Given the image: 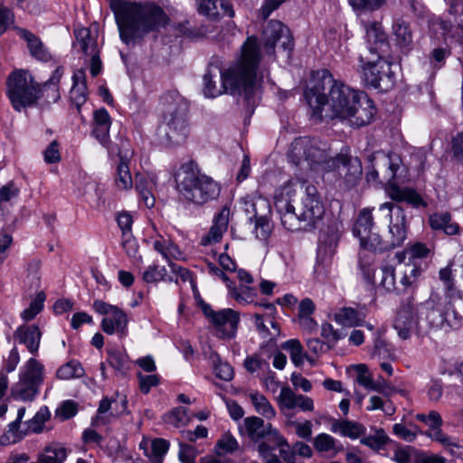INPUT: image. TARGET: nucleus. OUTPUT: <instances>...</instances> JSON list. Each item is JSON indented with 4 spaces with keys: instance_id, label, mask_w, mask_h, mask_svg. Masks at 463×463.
<instances>
[{
    "instance_id": "37998d69",
    "label": "nucleus",
    "mask_w": 463,
    "mask_h": 463,
    "mask_svg": "<svg viewBox=\"0 0 463 463\" xmlns=\"http://www.w3.org/2000/svg\"><path fill=\"white\" fill-rule=\"evenodd\" d=\"M250 400L255 411L268 420H272L276 417V410L269 402V400L258 392L250 393Z\"/></svg>"
},
{
    "instance_id": "1a4fd4ad",
    "label": "nucleus",
    "mask_w": 463,
    "mask_h": 463,
    "mask_svg": "<svg viewBox=\"0 0 463 463\" xmlns=\"http://www.w3.org/2000/svg\"><path fill=\"white\" fill-rule=\"evenodd\" d=\"M372 161L376 160V165L384 168V178L387 181L385 191L388 196L398 203H407L413 208H426L427 202L413 188L400 187L395 184L397 173L402 165V159L395 154H384L376 152L372 156Z\"/></svg>"
},
{
    "instance_id": "c85d7f7f",
    "label": "nucleus",
    "mask_w": 463,
    "mask_h": 463,
    "mask_svg": "<svg viewBox=\"0 0 463 463\" xmlns=\"http://www.w3.org/2000/svg\"><path fill=\"white\" fill-rule=\"evenodd\" d=\"M19 35L26 42L31 55L43 62L52 59V55L41 39L26 29H18Z\"/></svg>"
},
{
    "instance_id": "bf43d9fd",
    "label": "nucleus",
    "mask_w": 463,
    "mask_h": 463,
    "mask_svg": "<svg viewBox=\"0 0 463 463\" xmlns=\"http://www.w3.org/2000/svg\"><path fill=\"white\" fill-rule=\"evenodd\" d=\"M239 444L235 437L230 432H225L218 439L215 445V451L218 455H225L236 451Z\"/></svg>"
},
{
    "instance_id": "a19ab883",
    "label": "nucleus",
    "mask_w": 463,
    "mask_h": 463,
    "mask_svg": "<svg viewBox=\"0 0 463 463\" xmlns=\"http://www.w3.org/2000/svg\"><path fill=\"white\" fill-rule=\"evenodd\" d=\"M374 222L372 211L370 209H363L354 223L353 234L356 238L366 235L369 231L373 230Z\"/></svg>"
},
{
    "instance_id": "6e6d98bb",
    "label": "nucleus",
    "mask_w": 463,
    "mask_h": 463,
    "mask_svg": "<svg viewBox=\"0 0 463 463\" xmlns=\"http://www.w3.org/2000/svg\"><path fill=\"white\" fill-rule=\"evenodd\" d=\"M389 440L390 439L385 430L380 428L376 429L373 434L363 437L361 439V443L374 450H379L383 448Z\"/></svg>"
},
{
    "instance_id": "f3484780",
    "label": "nucleus",
    "mask_w": 463,
    "mask_h": 463,
    "mask_svg": "<svg viewBox=\"0 0 463 463\" xmlns=\"http://www.w3.org/2000/svg\"><path fill=\"white\" fill-rule=\"evenodd\" d=\"M241 433H245L254 441H258L265 437L271 435L279 438V445L286 444V440L279 436L277 429L273 428L270 423H265L259 417L251 416L244 419L243 427L241 429Z\"/></svg>"
},
{
    "instance_id": "393cba45",
    "label": "nucleus",
    "mask_w": 463,
    "mask_h": 463,
    "mask_svg": "<svg viewBox=\"0 0 463 463\" xmlns=\"http://www.w3.org/2000/svg\"><path fill=\"white\" fill-rule=\"evenodd\" d=\"M111 118L106 109H100L94 112V122L92 136L103 146H108L109 138V129Z\"/></svg>"
},
{
    "instance_id": "5fc2aeb1",
    "label": "nucleus",
    "mask_w": 463,
    "mask_h": 463,
    "mask_svg": "<svg viewBox=\"0 0 463 463\" xmlns=\"http://www.w3.org/2000/svg\"><path fill=\"white\" fill-rule=\"evenodd\" d=\"M164 420L166 423L171 424L175 428H180L186 426L191 418L188 415L187 409L184 407H176L166 413L164 416Z\"/></svg>"
},
{
    "instance_id": "052dcab7",
    "label": "nucleus",
    "mask_w": 463,
    "mask_h": 463,
    "mask_svg": "<svg viewBox=\"0 0 463 463\" xmlns=\"http://www.w3.org/2000/svg\"><path fill=\"white\" fill-rule=\"evenodd\" d=\"M244 367L245 369L250 373H256L259 371H268L269 370V362L264 359L260 354L255 353L251 355H248L244 360Z\"/></svg>"
},
{
    "instance_id": "ea45409f",
    "label": "nucleus",
    "mask_w": 463,
    "mask_h": 463,
    "mask_svg": "<svg viewBox=\"0 0 463 463\" xmlns=\"http://www.w3.org/2000/svg\"><path fill=\"white\" fill-rule=\"evenodd\" d=\"M392 34L396 43L402 48L411 47L412 44V32L410 25L402 19H397L392 24Z\"/></svg>"
},
{
    "instance_id": "3c124183",
    "label": "nucleus",
    "mask_w": 463,
    "mask_h": 463,
    "mask_svg": "<svg viewBox=\"0 0 463 463\" xmlns=\"http://www.w3.org/2000/svg\"><path fill=\"white\" fill-rule=\"evenodd\" d=\"M452 265V262H449L445 268L440 269L439 271V278L443 283L445 294L448 299L455 298V292L457 288L454 282Z\"/></svg>"
},
{
    "instance_id": "864d4df0",
    "label": "nucleus",
    "mask_w": 463,
    "mask_h": 463,
    "mask_svg": "<svg viewBox=\"0 0 463 463\" xmlns=\"http://www.w3.org/2000/svg\"><path fill=\"white\" fill-rule=\"evenodd\" d=\"M439 444L451 458L463 460V439L459 442L457 438L448 434Z\"/></svg>"
},
{
    "instance_id": "7c9ffc66",
    "label": "nucleus",
    "mask_w": 463,
    "mask_h": 463,
    "mask_svg": "<svg viewBox=\"0 0 463 463\" xmlns=\"http://www.w3.org/2000/svg\"><path fill=\"white\" fill-rule=\"evenodd\" d=\"M396 222L391 219L389 232L391 241L388 243L389 249L401 246L407 237L406 216L401 207H397Z\"/></svg>"
},
{
    "instance_id": "338daca9",
    "label": "nucleus",
    "mask_w": 463,
    "mask_h": 463,
    "mask_svg": "<svg viewBox=\"0 0 463 463\" xmlns=\"http://www.w3.org/2000/svg\"><path fill=\"white\" fill-rule=\"evenodd\" d=\"M381 287L388 292H392L396 288L395 268L392 265L385 264L381 266Z\"/></svg>"
},
{
    "instance_id": "7ed1b4c3",
    "label": "nucleus",
    "mask_w": 463,
    "mask_h": 463,
    "mask_svg": "<svg viewBox=\"0 0 463 463\" xmlns=\"http://www.w3.org/2000/svg\"><path fill=\"white\" fill-rule=\"evenodd\" d=\"M260 51L256 36H249L241 48L238 58L226 69L220 71L222 84L217 86L213 81L216 76L211 68L203 76V93L207 98H216L225 93L232 95L243 94L250 99L258 85V71L260 63Z\"/></svg>"
},
{
    "instance_id": "0e129e2a",
    "label": "nucleus",
    "mask_w": 463,
    "mask_h": 463,
    "mask_svg": "<svg viewBox=\"0 0 463 463\" xmlns=\"http://www.w3.org/2000/svg\"><path fill=\"white\" fill-rule=\"evenodd\" d=\"M372 357L377 358L378 360H394L395 354L394 350L389 346V345L379 336L374 339L373 350L372 352Z\"/></svg>"
},
{
    "instance_id": "69168bd1",
    "label": "nucleus",
    "mask_w": 463,
    "mask_h": 463,
    "mask_svg": "<svg viewBox=\"0 0 463 463\" xmlns=\"http://www.w3.org/2000/svg\"><path fill=\"white\" fill-rule=\"evenodd\" d=\"M366 410L369 411L382 410L386 415H392L395 412V407L392 402L390 400H384L378 395L370 397Z\"/></svg>"
},
{
    "instance_id": "cd10ccee",
    "label": "nucleus",
    "mask_w": 463,
    "mask_h": 463,
    "mask_svg": "<svg viewBox=\"0 0 463 463\" xmlns=\"http://www.w3.org/2000/svg\"><path fill=\"white\" fill-rule=\"evenodd\" d=\"M72 86L70 90V99L78 109L87 101L88 87L86 73L83 69L74 71L72 77Z\"/></svg>"
},
{
    "instance_id": "6ab92c4d",
    "label": "nucleus",
    "mask_w": 463,
    "mask_h": 463,
    "mask_svg": "<svg viewBox=\"0 0 463 463\" xmlns=\"http://www.w3.org/2000/svg\"><path fill=\"white\" fill-rule=\"evenodd\" d=\"M42 335L43 334L38 325L23 324L17 326L13 336L16 343L24 345L27 351L35 356L40 349Z\"/></svg>"
},
{
    "instance_id": "c9c22d12",
    "label": "nucleus",
    "mask_w": 463,
    "mask_h": 463,
    "mask_svg": "<svg viewBox=\"0 0 463 463\" xmlns=\"http://www.w3.org/2000/svg\"><path fill=\"white\" fill-rule=\"evenodd\" d=\"M297 191L295 184L291 181L286 182L284 184L275 190L274 204L277 211H284L292 207V199L296 196Z\"/></svg>"
},
{
    "instance_id": "09e8293b",
    "label": "nucleus",
    "mask_w": 463,
    "mask_h": 463,
    "mask_svg": "<svg viewBox=\"0 0 463 463\" xmlns=\"http://www.w3.org/2000/svg\"><path fill=\"white\" fill-rule=\"evenodd\" d=\"M446 321H444L445 331L458 330L463 326V317L456 310L452 299L445 301Z\"/></svg>"
},
{
    "instance_id": "4be33fe9",
    "label": "nucleus",
    "mask_w": 463,
    "mask_h": 463,
    "mask_svg": "<svg viewBox=\"0 0 463 463\" xmlns=\"http://www.w3.org/2000/svg\"><path fill=\"white\" fill-rule=\"evenodd\" d=\"M230 208L223 206L214 216L213 225L209 232L202 238L201 243L204 246L219 242L228 228L230 219Z\"/></svg>"
},
{
    "instance_id": "2eb2a0df",
    "label": "nucleus",
    "mask_w": 463,
    "mask_h": 463,
    "mask_svg": "<svg viewBox=\"0 0 463 463\" xmlns=\"http://www.w3.org/2000/svg\"><path fill=\"white\" fill-rule=\"evenodd\" d=\"M418 320H420V317L417 313V306L414 305V298L411 297L402 303L398 310L393 327L397 331L398 335L402 339L406 340L411 337V331Z\"/></svg>"
},
{
    "instance_id": "9b49d317",
    "label": "nucleus",
    "mask_w": 463,
    "mask_h": 463,
    "mask_svg": "<svg viewBox=\"0 0 463 463\" xmlns=\"http://www.w3.org/2000/svg\"><path fill=\"white\" fill-rule=\"evenodd\" d=\"M229 295L240 304H254L255 306L263 307L269 311L266 318L275 333H270L272 337L279 335V324L275 321L273 316L277 309L274 304L266 301H258V289L251 284H239L235 286L232 282L227 284Z\"/></svg>"
},
{
    "instance_id": "603ef678",
    "label": "nucleus",
    "mask_w": 463,
    "mask_h": 463,
    "mask_svg": "<svg viewBox=\"0 0 463 463\" xmlns=\"http://www.w3.org/2000/svg\"><path fill=\"white\" fill-rule=\"evenodd\" d=\"M354 370L357 373L356 382L361 386L370 391L378 392L381 390V386L374 383L372 373L364 364H356Z\"/></svg>"
},
{
    "instance_id": "774afa93",
    "label": "nucleus",
    "mask_w": 463,
    "mask_h": 463,
    "mask_svg": "<svg viewBox=\"0 0 463 463\" xmlns=\"http://www.w3.org/2000/svg\"><path fill=\"white\" fill-rule=\"evenodd\" d=\"M213 363V371L216 377L226 382L233 379L234 371L229 363L222 361L219 356L216 357Z\"/></svg>"
},
{
    "instance_id": "473e14b6",
    "label": "nucleus",
    "mask_w": 463,
    "mask_h": 463,
    "mask_svg": "<svg viewBox=\"0 0 463 463\" xmlns=\"http://www.w3.org/2000/svg\"><path fill=\"white\" fill-rule=\"evenodd\" d=\"M197 10L199 14L211 20H216L224 14L230 17L234 16L231 2H200Z\"/></svg>"
},
{
    "instance_id": "72a5a7b5",
    "label": "nucleus",
    "mask_w": 463,
    "mask_h": 463,
    "mask_svg": "<svg viewBox=\"0 0 463 463\" xmlns=\"http://www.w3.org/2000/svg\"><path fill=\"white\" fill-rule=\"evenodd\" d=\"M330 430L335 434L351 439H356L364 436L366 432V428L363 424L348 420H335Z\"/></svg>"
},
{
    "instance_id": "13d9d810",
    "label": "nucleus",
    "mask_w": 463,
    "mask_h": 463,
    "mask_svg": "<svg viewBox=\"0 0 463 463\" xmlns=\"http://www.w3.org/2000/svg\"><path fill=\"white\" fill-rule=\"evenodd\" d=\"M20 353L16 346H13L6 355H4L1 362L0 373L7 375L14 372L20 363Z\"/></svg>"
},
{
    "instance_id": "a18cd8bd",
    "label": "nucleus",
    "mask_w": 463,
    "mask_h": 463,
    "mask_svg": "<svg viewBox=\"0 0 463 463\" xmlns=\"http://www.w3.org/2000/svg\"><path fill=\"white\" fill-rule=\"evenodd\" d=\"M359 269L369 284H374L375 258L373 253L359 252Z\"/></svg>"
},
{
    "instance_id": "f257e3e1",
    "label": "nucleus",
    "mask_w": 463,
    "mask_h": 463,
    "mask_svg": "<svg viewBox=\"0 0 463 463\" xmlns=\"http://www.w3.org/2000/svg\"><path fill=\"white\" fill-rule=\"evenodd\" d=\"M331 77L314 79L304 92L316 120H346L351 126L364 127L373 120L376 114L373 101L364 92L357 91L341 82H334L328 95L326 85H330Z\"/></svg>"
},
{
    "instance_id": "4468645a",
    "label": "nucleus",
    "mask_w": 463,
    "mask_h": 463,
    "mask_svg": "<svg viewBox=\"0 0 463 463\" xmlns=\"http://www.w3.org/2000/svg\"><path fill=\"white\" fill-rule=\"evenodd\" d=\"M325 213L323 202L315 186L308 185L298 209V216L303 221L304 228H311L322 219Z\"/></svg>"
},
{
    "instance_id": "aec40b11",
    "label": "nucleus",
    "mask_w": 463,
    "mask_h": 463,
    "mask_svg": "<svg viewBox=\"0 0 463 463\" xmlns=\"http://www.w3.org/2000/svg\"><path fill=\"white\" fill-rule=\"evenodd\" d=\"M128 397L125 393L116 392L111 398L105 397L99 402L97 410L98 415H102L111 410V415L114 417H120L125 414H129L128 409ZM100 424V418L97 416L92 420L91 425L97 427Z\"/></svg>"
},
{
    "instance_id": "4d7b16f0",
    "label": "nucleus",
    "mask_w": 463,
    "mask_h": 463,
    "mask_svg": "<svg viewBox=\"0 0 463 463\" xmlns=\"http://www.w3.org/2000/svg\"><path fill=\"white\" fill-rule=\"evenodd\" d=\"M116 185L121 190H129L133 186V179L128 162L121 160L117 167Z\"/></svg>"
},
{
    "instance_id": "a878e982",
    "label": "nucleus",
    "mask_w": 463,
    "mask_h": 463,
    "mask_svg": "<svg viewBox=\"0 0 463 463\" xmlns=\"http://www.w3.org/2000/svg\"><path fill=\"white\" fill-rule=\"evenodd\" d=\"M41 385L23 379L18 376V380L11 388V396L15 401L31 402L40 394Z\"/></svg>"
},
{
    "instance_id": "5701e85b",
    "label": "nucleus",
    "mask_w": 463,
    "mask_h": 463,
    "mask_svg": "<svg viewBox=\"0 0 463 463\" xmlns=\"http://www.w3.org/2000/svg\"><path fill=\"white\" fill-rule=\"evenodd\" d=\"M415 419L428 426L429 429L426 430L425 435L432 441L439 444L448 435L441 428L443 420L438 411H430L428 414L418 413Z\"/></svg>"
},
{
    "instance_id": "e433bc0d",
    "label": "nucleus",
    "mask_w": 463,
    "mask_h": 463,
    "mask_svg": "<svg viewBox=\"0 0 463 463\" xmlns=\"http://www.w3.org/2000/svg\"><path fill=\"white\" fill-rule=\"evenodd\" d=\"M282 348L288 353L291 362L298 367L302 366L305 361H308L312 364L315 362L305 352L298 339L293 338L284 342Z\"/></svg>"
},
{
    "instance_id": "bb28decb",
    "label": "nucleus",
    "mask_w": 463,
    "mask_h": 463,
    "mask_svg": "<svg viewBox=\"0 0 463 463\" xmlns=\"http://www.w3.org/2000/svg\"><path fill=\"white\" fill-rule=\"evenodd\" d=\"M429 224L433 231L443 232L446 235L452 236L460 233V226L452 220L449 212L433 213L429 216Z\"/></svg>"
},
{
    "instance_id": "ddd939ff",
    "label": "nucleus",
    "mask_w": 463,
    "mask_h": 463,
    "mask_svg": "<svg viewBox=\"0 0 463 463\" xmlns=\"http://www.w3.org/2000/svg\"><path fill=\"white\" fill-rule=\"evenodd\" d=\"M262 43L268 54H274L275 45L280 43L281 48L289 54L293 50L294 41L288 26L277 20H271L263 29Z\"/></svg>"
},
{
    "instance_id": "2f4dec72",
    "label": "nucleus",
    "mask_w": 463,
    "mask_h": 463,
    "mask_svg": "<svg viewBox=\"0 0 463 463\" xmlns=\"http://www.w3.org/2000/svg\"><path fill=\"white\" fill-rule=\"evenodd\" d=\"M366 315L362 309H355L351 307L339 308L334 314V320L343 326L355 327L363 326Z\"/></svg>"
},
{
    "instance_id": "4c0bfd02",
    "label": "nucleus",
    "mask_w": 463,
    "mask_h": 463,
    "mask_svg": "<svg viewBox=\"0 0 463 463\" xmlns=\"http://www.w3.org/2000/svg\"><path fill=\"white\" fill-rule=\"evenodd\" d=\"M152 243L153 248L167 261L172 259H179L182 255L179 248L169 238L157 235L153 239Z\"/></svg>"
},
{
    "instance_id": "f03ea898",
    "label": "nucleus",
    "mask_w": 463,
    "mask_h": 463,
    "mask_svg": "<svg viewBox=\"0 0 463 463\" xmlns=\"http://www.w3.org/2000/svg\"><path fill=\"white\" fill-rule=\"evenodd\" d=\"M382 2H350L353 10L364 24L368 43L367 53L361 54L360 73L367 85L375 89L388 90L392 87L395 75L392 71V62L382 53L388 47L386 35L379 23L370 24L371 14L380 8Z\"/></svg>"
},
{
    "instance_id": "0eeeda50",
    "label": "nucleus",
    "mask_w": 463,
    "mask_h": 463,
    "mask_svg": "<svg viewBox=\"0 0 463 463\" xmlns=\"http://www.w3.org/2000/svg\"><path fill=\"white\" fill-rule=\"evenodd\" d=\"M175 183L179 194L195 205H203L217 200L222 190L221 184L202 173L194 161L181 165L175 174Z\"/></svg>"
},
{
    "instance_id": "412c9836",
    "label": "nucleus",
    "mask_w": 463,
    "mask_h": 463,
    "mask_svg": "<svg viewBox=\"0 0 463 463\" xmlns=\"http://www.w3.org/2000/svg\"><path fill=\"white\" fill-rule=\"evenodd\" d=\"M117 223L122 233V247L128 256H135L137 244L132 236L133 216L129 212L122 211L117 214Z\"/></svg>"
},
{
    "instance_id": "680f3d73",
    "label": "nucleus",
    "mask_w": 463,
    "mask_h": 463,
    "mask_svg": "<svg viewBox=\"0 0 463 463\" xmlns=\"http://www.w3.org/2000/svg\"><path fill=\"white\" fill-rule=\"evenodd\" d=\"M166 275L167 271L165 266L153 263L146 267L143 272L142 278L146 283H156L165 280Z\"/></svg>"
},
{
    "instance_id": "f8f14e48",
    "label": "nucleus",
    "mask_w": 463,
    "mask_h": 463,
    "mask_svg": "<svg viewBox=\"0 0 463 463\" xmlns=\"http://www.w3.org/2000/svg\"><path fill=\"white\" fill-rule=\"evenodd\" d=\"M203 311L213 324L220 338H232L238 328L240 314L232 308L214 311L209 305H203Z\"/></svg>"
},
{
    "instance_id": "a211bd4d",
    "label": "nucleus",
    "mask_w": 463,
    "mask_h": 463,
    "mask_svg": "<svg viewBox=\"0 0 463 463\" xmlns=\"http://www.w3.org/2000/svg\"><path fill=\"white\" fill-rule=\"evenodd\" d=\"M277 402L281 410L298 409L303 412H310L315 408L312 398L303 394H297L288 386L281 387Z\"/></svg>"
},
{
    "instance_id": "423d86ee",
    "label": "nucleus",
    "mask_w": 463,
    "mask_h": 463,
    "mask_svg": "<svg viewBox=\"0 0 463 463\" xmlns=\"http://www.w3.org/2000/svg\"><path fill=\"white\" fill-rule=\"evenodd\" d=\"M63 74V68L57 67L50 79L43 84L35 80L26 70L18 69L12 71L6 80V95L14 110L33 107L44 97L48 103H55L60 98L59 83Z\"/></svg>"
},
{
    "instance_id": "e2e57ef3",
    "label": "nucleus",
    "mask_w": 463,
    "mask_h": 463,
    "mask_svg": "<svg viewBox=\"0 0 463 463\" xmlns=\"http://www.w3.org/2000/svg\"><path fill=\"white\" fill-rule=\"evenodd\" d=\"M419 456L420 452L412 447L405 446L394 450L392 459L396 463H418Z\"/></svg>"
},
{
    "instance_id": "b1692460",
    "label": "nucleus",
    "mask_w": 463,
    "mask_h": 463,
    "mask_svg": "<svg viewBox=\"0 0 463 463\" xmlns=\"http://www.w3.org/2000/svg\"><path fill=\"white\" fill-rule=\"evenodd\" d=\"M315 450L322 456L334 458L344 450L343 444L327 433H319L313 439Z\"/></svg>"
},
{
    "instance_id": "c03bdc74",
    "label": "nucleus",
    "mask_w": 463,
    "mask_h": 463,
    "mask_svg": "<svg viewBox=\"0 0 463 463\" xmlns=\"http://www.w3.org/2000/svg\"><path fill=\"white\" fill-rule=\"evenodd\" d=\"M45 299L46 296L43 291L37 292L29 307L20 313L21 319L25 323L33 320L43 310Z\"/></svg>"
},
{
    "instance_id": "dca6fc26",
    "label": "nucleus",
    "mask_w": 463,
    "mask_h": 463,
    "mask_svg": "<svg viewBox=\"0 0 463 463\" xmlns=\"http://www.w3.org/2000/svg\"><path fill=\"white\" fill-rule=\"evenodd\" d=\"M445 301L433 297L417 305V313L420 320H425L429 326L434 329H442L446 321Z\"/></svg>"
},
{
    "instance_id": "9d476101",
    "label": "nucleus",
    "mask_w": 463,
    "mask_h": 463,
    "mask_svg": "<svg viewBox=\"0 0 463 463\" xmlns=\"http://www.w3.org/2000/svg\"><path fill=\"white\" fill-rule=\"evenodd\" d=\"M92 308L99 315L104 316L100 322L104 333L116 335L119 339H125L128 335L129 319L123 309L99 299L94 300Z\"/></svg>"
},
{
    "instance_id": "f704fd0d",
    "label": "nucleus",
    "mask_w": 463,
    "mask_h": 463,
    "mask_svg": "<svg viewBox=\"0 0 463 463\" xmlns=\"http://www.w3.org/2000/svg\"><path fill=\"white\" fill-rule=\"evenodd\" d=\"M139 448L144 449L145 455L151 463H162L163 458L169 449V442L164 439H156L150 445L147 441H142Z\"/></svg>"
},
{
    "instance_id": "6e6552de",
    "label": "nucleus",
    "mask_w": 463,
    "mask_h": 463,
    "mask_svg": "<svg viewBox=\"0 0 463 463\" xmlns=\"http://www.w3.org/2000/svg\"><path fill=\"white\" fill-rule=\"evenodd\" d=\"M161 119L158 133L169 144L178 145L190 134L188 105L179 95L165 94L161 98Z\"/></svg>"
},
{
    "instance_id": "c756f323",
    "label": "nucleus",
    "mask_w": 463,
    "mask_h": 463,
    "mask_svg": "<svg viewBox=\"0 0 463 463\" xmlns=\"http://www.w3.org/2000/svg\"><path fill=\"white\" fill-rule=\"evenodd\" d=\"M45 366L35 357L26 360L19 369L18 376L27 381L43 385L44 382Z\"/></svg>"
},
{
    "instance_id": "49530a36",
    "label": "nucleus",
    "mask_w": 463,
    "mask_h": 463,
    "mask_svg": "<svg viewBox=\"0 0 463 463\" xmlns=\"http://www.w3.org/2000/svg\"><path fill=\"white\" fill-rule=\"evenodd\" d=\"M74 34L85 54L90 55L98 52L97 41L91 37L90 31L88 28H78L74 31Z\"/></svg>"
},
{
    "instance_id": "58836bf2",
    "label": "nucleus",
    "mask_w": 463,
    "mask_h": 463,
    "mask_svg": "<svg viewBox=\"0 0 463 463\" xmlns=\"http://www.w3.org/2000/svg\"><path fill=\"white\" fill-rule=\"evenodd\" d=\"M359 239L361 250L364 252H369L375 254L376 252H381L389 249L388 243L382 240L381 236L372 231L362 236Z\"/></svg>"
},
{
    "instance_id": "de8ad7c7",
    "label": "nucleus",
    "mask_w": 463,
    "mask_h": 463,
    "mask_svg": "<svg viewBox=\"0 0 463 463\" xmlns=\"http://www.w3.org/2000/svg\"><path fill=\"white\" fill-rule=\"evenodd\" d=\"M84 374V369L77 360H71L59 367L56 376L60 380H71L80 378Z\"/></svg>"
},
{
    "instance_id": "79ce46f5",
    "label": "nucleus",
    "mask_w": 463,
    "mask_h": 463,
    "mask_svg": "<svg viewBox=\"0 0 463 463\" xmlns=\"http://www.w3.org/2000/svg\"><path fill=\"white\" fill-rule=\"evenodd\" d=\"M43 463H63L67 458L65 448L57 443L46 446L38 455Z\"/></svg>"
},
{
    "instance_id": "8fccbe9b",
    "label": "nucleus",
    "mask_w": 463,
    "mask_h": 463,
    "mask_svg": "<svg viewBox=\"0 0 463 463\" xmlns=\"http://www.w3.org/2000/svg\"><path fill=\"white\" fill-rule=\"evenodd\" d=\"M277 212L279 214L281 224L286 230L294 232L301 229L303 221L300 219V216H298V212L294 206Z\"/></svg>"
},
{
    "instance_id": "39448f33",
    "label": "nucleus",
    "mask_w": 463,
    "mask_h": 463,
    "mask_svg": "<svg viewBox=\"0 0 463 463\" xmlns=\"http://www.w3.org/2000/svg\"><path fill=\"white\" fill-rule=\"evenodd\" d=\"M110 8L127 43L169 24L167 14L154 2H110Z\"/></svg>"
},
{
    "instance_id": "20e7f679",
    "label": "nucleus",
    "mask_w": 463,
    "mask_h": 463,
    "mask_svg": "<svg viewBox=\"0 0 463 463\" xmlns=\"http://www.w3.org/2000/svg\"><path fill=\"white\" fill-rule=\"evenodd\" d=\"M288 158L295 165L307 162L315 171L329 172L336 170L346 183H354L362 175V165L357 157L347 153H340L335 157L328 156L327 152L309 137L296 138L290 145Z\"/></svg>"
}]
</instances>
